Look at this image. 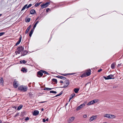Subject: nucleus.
<instances>
[{
	"label": "nucleus",
	"instance_id": "nucleus-8",
	"mask_svg": "<svg viewBox=\"0 0 123 123\" xmlns=\"http://www.w3.org/2000/svg\"><path fill=\"white\" fill-rule=\"evenodd\" d=\"M18 81L15 80L13 83V86L15 88H17L18 86V84H17Z\"/></svg>",
	"mask_w": 123,
	"mask_h": 123
},
{
	"label": "nucleus",
	"instance_id": "nucleus-48",
	"mask_svg": "<svg viewBox=\"0 0 123 123\" xmlns=\"http://www.w3.org/2000/svg\"><path fill=\"white\" fill-rule=\"evenodd\" d=\"M75 73H68V75H72L74 74H75Z\"/></svg>",
	"mask_w": 123,
	"mask_h": 123
},
{
	"label": "nucleus",
	"instance_id": "nucleus-18",
	"mask_svg": "<svg viewBox=\"0 0 123 123\" xmlns=\"http://www.w3.org/2000/svg\"><path fill=\"white\" fill-rule=\"evenodd\" d=\"M75 94L74 93H73L72 94H71L70 97V100L71 99L73 98L74 96L75 95Z\"/></svg>",
	"mask_w": 123,
	"mask_h": 123
},
{
	"label": "nucleus",
	"instance_id": "nucleus-2",
	"mask_svg": "<svg viewBox=\"0 0 123 123\" xmlns=\"http://www.w3.org/2000/svg\"><path fill=\"white\" fill-rule=\"evenodd\" d=\"M18 89L20 90L21 91H23L24 92H25L27 91V87L26 86L24 87L22 86H20L18 87Z\"/></svg>",
	"mask_w": 123,
	"mask_h": 123
},
{
	"label": "nucleus",
	"instance_id": "nucleus-59",
	"mask_svg": "<svg viewBox=\"0 0 123 123\" xmlns=\"http://www.w3.org/2000/svg\"><path fill=\"white\" fill-rule=\"evenodd\" d=\"M52 38V37H50V38H49V41H48V42H49V41H50L51 39V38Z\"/></svg>",
	"mask_w": 123,
	"mask_h": 123
},
{
	"label": "nucleus",
	"instance_id": "nucleus-22",
	"mask_svg": "<svg viewBox=\"0 0 123 123\" xmlns=\"http://www.w3.org/2000/svg\"><path fill=\"white\" fill-rule=\"evenodd\" d=\"M95 117L94 116H92L90 119V120L92 121L95 118Z\"/></svg>",
	"mask_w": 123,
	"mask_h": 123
},
{
	"label": "nucleus",
	"instance_id": "nucleus-3",
	"mask_svg": "<svg viewBox=\"0 0 123 123\" xmlns=\"http://www.w3.org/2000/svg\"><path fill=\"white\" fill-rule=\"evenodd\" d=\"M50 2H46L44 4H43L41 5V8L43 9L44 8H45L47 7L48 6Z\"/></svg>",
	"mask_w": 123,
	"mask_h": 123
},
{
	"label": "nucleus",
	"instance_id": "nucleus-47",
	"mask_svg": "<svg viewBox=\"0 0 123 123\" xmlns=\"http://www.w3.org/2000/svg\"><path fill=\"white\" fill-rule=\"evenodd\" d=\"M94 100V101L95 103H97L98 101V99H95L94 100Z\"/></svg>",
	"mask_w": 123,
	"mask_h": 123
},
{
	"label": "nucleus",
	"instance_id": "nucleus-63",
	"mask_svg": "<svg viewBox=\"0 0 123 123\" xmlns=\"http://www.w3.org/2000/svg\"><path fill=\"white\" fill-rule=\"evenodd\" d=\"M60 82L61 83H62L63 82V81H60Z\"/></svg>",
	"mask_w": 123,
	"mask_h": 123
},
{
	"label": "nucleus",
	"instance_id": "nucleus-54",
	"mask_svg": "<svg viewBox=\"0 0 123 123\" xmlns=\"http://www.w3.org/2000/svg\"><path fill=\"white\" fill-rule=\"evenodd\" d=\"M46 121V120H45V119H43V122H45V121Z\"/></svg>",
	"mask_w": 123,
	"mask_h": 123
},
{
	"label": "nucleus",
	"instance_id": "nucleus-49",
	"mask_svg": "<svg viewBox=\"0 0 123 123\" xmlns=\"http://www.w3.org/2000/svg\"><path fill=\"white\" fill-rule=\"evenodd\" d=\"M47 102V101H42V102H39V103H44L46 102Z\"/></svg>",
	"mask_w": 123,
	"mask_h": 123
},
{
	"label": "nucleus",
	"instance_id": "nucleus-38",
	"mask_svg": "<svg viewBox=\"0 0 123 123\" xmlns=\"http://www.w3.org/2000/svg\"><path fill=\"white\" fill-rule=\"evenodd\" d=\"M80 77H85V73H84L82 74L81 76H80Z\"/></svg>",
	"mask_w": 123,
	"mask_h": 123
},
{
	"label": "nucleus",
	"instance_id": "nucleus-28",
	"mask_svg": "<svg viewBox=\"0 0 123 123\" xmlns=\"http://www.w3.org/2000/svg\"><path fill=\"white\" fill-rule=\"evenodd\" d=\"M52 81H53L55 82L56 84H57V80L55 79H52Z\"/></svg>",
	"mask_w": 123,
	"mask_h": 123
},
{
	"label": "nucleus",
	"instance_id": "nucleus-26",
	"mask_svg": "<svg viewBox=\"0 0 123 123\" xmlns=\"http://www.w3.org/2000/svg\"><path fill=\"white\" fill-rule=\"evenodd\" d=\"M25 114V112L24 111L22 112H21L20 116L21 117L24 116Z\"/></svg>",
	"mask_w": 123,
	"mask_h": 123
},
{
	"label": "nucleus",
	"instance_id": "nucleus-17",
	"mask_svg": "<svg viewBox=\"0 0 123 123\" xmlns=\"http://www.w3.org/2000/svg\"><path fill=\"white\" fill-rule=\"evenodd\" d=\"M80 90L79 88H75L74 89V91L75 93H77Z\"/></svg>",
	"mask_w": 123,
	"mask_h": 123
},
{
	"label": "nucleus",
	"instance_id": "nucleus-6",
	"mask_svg": "<svg viewBox=\"0 0 123 123\" xmlns=\"http://www.w3.org/2000/svg\"><path fill=\"white\" fill-rule=\"evenodd\" d=\"M74 117H72L70 118L68 120V123H70L72 122L74 119Z\"/></svg>",
	"mask_w": 123,
	"mask_h": 123
},
{
	"label": "nucleus",
	"instance_id": "nucleus-29",
	"mask_svg": "<svg viewBox=\"0 0 123 123\" xmlns=\"http://www.w3.org/2000/svg\"><path fill=\"white\" fill-rule=\"evenodd\" d=\"M41 71L42 73H44V74H46L48 75L49 74L47 72L45 71L41 70Z\"/></svg>",
	"mask_w": 123,
	"mask_h": 123
},
{
	"label": "nucleus",
	"instance_id": "nucleus-19",
	"mask_svg": "<svg viewBox=\"0 0 123 123\" xmlns=\"http://www.w3.org/2000/svg\"><path fill=\"white\" fill-rule=\"evenodd\" d=\"M110 114H105L104 117L109 118H110Z\"/></svg>",
	"mask_w": 123,
	"mask_h": 123
},
{
	"label": "nucleus",
	"instance_id": "nucleus-33",
	"mask_svg": "<svg viewBox=\"0 0 123 123\" xmlns=\"http://www.w3.org/2000/svg\"><path fill=\"white\" fill-rule=\"evenodd\" d=\"M110 118H115L116 117V116L112 115L110 114Z\"/></svg>",
	"mask_w": 123,
	"mask_h": 123
},
{
	"label": "nucleus",
	"instance_id": "nucleus-64",
	"mask_svg": "<svg viewBox=\"0 0 123 123\" xmlns=\"http://www.w3.org/2000/svg\"><path fill=\"white\" fill-rule=\"evenodd\" d=\"M38 19L39 20H40V19L41 18H39V17H38L37 18V19H36V20H37V19Z\"/></svg>",
	"mask_w": 123,
	"mask_h": 123
},
{
	"label": "nucleus",
	"instance_id": "nucleus-23",
	"mask_svg": "<svg viewBox=\"0 0 123 123\" xmlns=\"http://www.w3.org/2000/svg\"><path fill=\"white\" fill-rule=\"evenodd\" d=\"M23 105H20L18 106V107L17 110H19L21 109L23 107Z\"/></svg>",
	"mask_w": 123,
	"mask_h": 123
},
{
	"label": "nucleus",
	"instance_id": "nucleus-16",
	"mask_svg": "<svg viewBox=\"0 0 123 123\" xmlns=\"http://www.w3.org/2000/svg\"><path fill=\"white\" fill-rule=\"evenodd\" d=\"M21 70L22 71H23L24 73H26L27 71V69H26L25 68H23Z\"/></svg>",
	"mask_w": 123,
	"mask_h": 123
},
{
	"label": "nucleus",
	"instance_id": "nucleus-51",
	"mask_svg": "<svg viewBox=\"0 0 123 123\" xmlns=\"http://www.w3.org/2000/svg\"><path fill=\"white\" fill-rule=\"evenodd\" d=\"M83 117L84 118H86L87 117V115H84L83 116Z\"/></svg>",
	"mask_w": 123,
	"mask_h": 123
},
{
	"label": "nucleus",
	"instance_id": "nucleus-10",
	"mask_svg": "<svg viewBox=\"0 0 123 123\" xmlns=\"http://www.w3.org/2000/svg\"><path fill=\"white\" fill-rule=\"evenodd\" d=\"M39 111L37 110L34 111L33 113V115L34 116H36L39 113Z\"/></svg>",
	"mask_w": 123,
	"mask_h": 123
},
{
	"label": "nucleus",
	"instance_id": "nucleus-34",
	"mask_svg": "<svg viewBox=\"0 0 123 123\" xmlns=\"http://www.w3.org/2000/svg\"><path fill=\"white\" fill-rule=\"evenodd\" d=\"M50 93H51L55 94L57 93V92L55 91H50Z\"/></svg>",
	"mask_w": 123,
	"mask_h": 123
},
{
	"label": "nucleus",
	"instance_id": "nucleus-31",
	"mask_svg": "<svg viewBox=\"0 0 123 123\" xmlns=\"http://www.w3.org/2000/svg\"><path fill=\"white\" fill-rule=\"evenodd\" d=\"M66 4V3H61L59 5L60 6H64Z\"/></svg>",
	"mask_w": 123,
	"mask_h": 123
},
{
	"label": "nucleus",
	"instance_id": "nucleus-61",
	"mask_svg": "<svg viewBox=\"0 0 123 123\" xmlns=\"http://www.w3.org/2000/svg\"><path fill=\"white\" fill-rule=\"evenodd\" d=\"M49 120V118H47L46 120V121H48Z\"/></svg>",
	"mask_w": 123,
	"mask_h": 123
},
{
	"label": "nucleus",
	"instance_id": "nucleus-60",
	"mask_svg": "<svg viewBox=\"0 0 123 123\" xmlns=\"http://www.w3.org/2000/svg\"><path fill=\"white\" fill-rule=\"evenodd\" d=\"M35 28H34V27H33V29L31 30H32L33 31H34V30H35Z\"/></svg>",
	"mask_w": 123,
	"mask_h": 123
},
{
	"label": "nucleus",
	"instance_id": "nucleus-15",
	"mask_svg": "<svg viewBox=\"0 0 123 123\" xmlns=\"http://www.w3.org/2000/svg\"><path fill=\"white\" fill-rule=\"evenodd\" d=\"M0 84L1 85H3L4 84V80L2 77L1 78L0 80Z\"/></svg>",
	"mask_w": 123,
	"mask_h": 123
},
{
	"label": "nucleus",
	"instance_id": "nucleus-57",
	"mask_svg": "<svg viewBox=\"0 0 123 123\" xmlns=\"http://www.w3.org/2000/svg\"><path fill=\"white\" fill-rule=\"evenodd\" d=\"M31 25H30L27 28H29V29H30L31 28Z\"/></svg>",
	"mask_w": 123,
	"mask_h": 123
},
{
	"label": "nucleus",
	"instance_id": "nucleus-46",
	"mask_svg": "<svg viewBox=\"0 0 123 123\" xmlns=\"http://www.w3.org/2000/svg\"><path fill=\"white\" fill-rule=\"evenodd\" d=\"M27 62L26 61H25V60H23L22 61V62L24 63V64H25L26 62Z\"/></svg>",
	"mask_w": 123,
	"mask_h": 123
},
{
	"label": "nucleus",
	"instance_id": "nucleus-53",
	"mask_svg": "<svg viewBox=\"0 0 123 123\" xmlns=\"http://www.w3.org/2000/svg\"><path fill=\"white\" fill-rule=\"evenodd\" d=\"M62 79H63V80H65V79H66V78L65 77H64L63 76H62Z\"/></svg>",
	"mask_w": 123,
	"mask_h": 123
},
{
	"label": "nucleus",
	"instance_id": "nucleus-7",
	"mask_svg": "<svg viewBox=\"0 0 123 123\" xmlns=\"http://www.w3.org/2000/svg\"><path fill=\"white\" fill-rule=\"evenodd\" d=\"M43 73L41 71L38 72L37 74V76L39 77H42L43 75Z\"/></svg>",
	"mask_w": 123,
	"mask_h": 123
},
{
	"label": "nucleus",
	"instance_id": "nucleus-44",
	"mask_svg": "<svg viewBox=\"0 0 123 123\" xmlns=\"http://www.w3.org/2000/svg\"><path fill=\"white\" fill-rule=\"evenodd\" d=\"M19 114V113H16L15 115L14 116V117H16L18 116Z\"/></svg>",
	"mask_w": 123,
	"mask_h": 123
},
{
	"label": "nucleus",
	"instance_id": "nucleus-43",
	"mask_svg": "<svg viewBox=\"0 0 123 123\" xmlns=\"http://www.w3.org/2000/svg\"><path fill=\"white\" fill-rule=\"evenodd\" d=\"M29 118L28 117H27L25 119V121H27V120H29Z\"/></svg>",
	"mask_w": 123,
	"mask_h": 123
},
{
	"label": "nucleus",
	"instance_id": "nucleus-36",
	"mask_svg": "<svg viewBox=\"0 0 123 123\" xmlns=\"http://www.w3.org/2000/svg\"><path fill=\"white\" fill-rule=\"evenodd\" d=\"M32 5V4H30L28 6H27V8H28L30 7H31Z\"/></svg>",
	"mask_w": 123,
	"mask_h": 123
},
{
	"label": "nucleus",
	"instance_id": "nucleus-25",
	"mask_svg": "<svg viewBox=\"0 0 123 123\" xmlns=\"http://www.w3.org/2000/svg\"><path fill=\"white\" fill-rule=\"evenodd\" d=\"M27 4L25 5L22 8L21 10V11L25 10L26 8H27Z\"/></svg>",
	"mask_w": 123,
	"mask_h": 123
},
{
	"label": "nucleus",
	"instance_id": "nucleus-20",
	"mask_svg": "<svg viewBox=\"0 0 123 123\" xmlns=\"http://www.w3.org/2000/svg\"><path fill=\"white\" fill-rule=\"evenodd\" d=\"M115 63L114 62L111 65V67L112 69H114L115 68Z\"/></svg>",
	"mask_w": 123,
	"mask_h": 123
},
{
	"label": "nucleus",
	"instance_id": "nucleus-11",
	"mask_svg": "<svg viewBox=\"0 0 123 123\" xmlns=\"http://www.w3.org/2000/svg\"><path fill=\"white\" fill-rule=\"evenodd\" d=\"M22 38V36L21 35L19 37V40L18 42H17V43L15 44L16 46H17L20 43L21 40Z\"/></svg>",
	"mask_w": 123,
	"mask_h": 123
},
{
	"label": "nucleus",
	"instance_id": "nucleus-58",
	"mask_svg": "<svg viewBox=\"0 0 123 123\" xmlns=\"http://www.w3.org/2000/svg\"><path fill=\"white\" fill-rule=\"evenodd\" d=\"M121 63L118 64V65L117 67H118L119 66H121Z\"/></svg>",
	"mask_w": 123,
	"mask_h": 123
},
{
	"label": "nucleus",
	"instance_id": "nucleus-32",
	"mask_svg": "<svg viewBox=\"0 0 123 123\" xmlns=\"http://www.w3.org/2000/svg\"><path fill=\"white\" fill-rule=\"evenodd\" d=\"M33 31L32 30H31V31L29 33V35L30 37H31L32 35V34H33Z\"/></svg>",
	"mask_w": 123,
	"mask_h": 123
},
{
	"label": "nucleus",
	"instance_id": "nucleus-12",
	"mask_svg": "<svg viewBox=\"0 0 123 123\" xmlns=\"http://www.w3.org/2000/svg\"><path fill=\"white\" fill-rule=\"evenodd\" d=\"M85 74L87 75V76H89L91 74V70L90 69H89L88 70V71L86 72Z\"/></svg>",
	"mask_w": 123,
	"mask_h": 123
},
{
	"label": "nucleus",
	"instance_id": "nucleus-27",
	"mask_svg": "<svg viewBox=\"0 0 123 123\" xmlns=\"http://www.w3.org/2000/svg\"><path fill=\"white\" fill-rule=\"evenodd\" d=\"M41 3V2H40L39 3H36L35 5V6L36 7H37L39 6Z\"/></svg>",
	"mask_w": 123,
	"mask_h": 123
},
{
	"label": "nucleus",
	"instance_id": "nucleus-5",
	"mask_svg": "<svg viewBox=\"0 0 123 123\" xmlns=\"http://www.w3.org/2000/svg\"><path fill=\"white\" fill-rule=\"evenodd\" d=\"M85 105V104L84 103H83L82 104L80 105L76 109V110L77 111H78L81 108L84 107Z\"/></svg>",
	"mask_w": 123,
	"mask_h": 123
},
{
	"label": "nucleus",
	"instance_id": "nucleus-4",
	"mask_svg": "<svg viewBox=\"0 0 123 123\" xmlns=\"http://www.w3.org/2000/svg\"><path fill=\"white\" fill-rule=\"evenodd\" d=\"M114 76V75L110 74L108 75L107 77L105 76H104L103 77L105 80H107L110 79H114V78H112Z\"/></svg>",
	"mask_w": 123,
	"mask_h": 123
},
{
	"label": "nucleus",
	"instance_id": "nucleus-55",
	"mask_svg": "<svg viewBox=\"0 0 123 123\" xmlns=\"http://www.w3.org/2000/svg\"><path fill=\"white\" fill-rule=\"evenodd\" d=\"M39 21H37L36 23L35 24L37 25V24L39 23Z\"/></svg>",
	"mask_w": 123,
	"mask_h": 123
},
{
	"label": "nucleus",
	"instance_id": "nucleus-41",
	"mask_svg": "<svg viewBox=\"0 0 123 123\" xmlns=\"http://www.w3.org/2000/svg\"><path fill=\"white\" fill-rule=\"evenodd\" d=\"M30 29H29V28H27V29L26 31H25V33L26 34L27 33L28 31H29V30H30Z\"/></svg>",
	"mask_w": 123,
	"mask_h": 123
},
{
	"label": "nucleus",
	"instance_id": "nucleus-39",
	"mask_svg": "<svg viewBox=\"0 0 123 123\" xmlns=\"http://www.w3.org/2000/svg\"><path fill=\"white\" fill-rule=\"evenodd\" d=\"M5 33L4 32H2L0 33V37L2 36Z\"/></svg>",
	"mask_w": 123,
	"mask_h": 123
},
{
	"label": "nucleus",
	"instance_id": "nucleus-14",
	"mask_svg": "<svg viewBox=\"0 0 123 123\" xmlns=\"http://www.w3.org/2000/svg\"><path fill=\"white\" fill-rule=\"evenodd\" d=\"M36 13L35 10L34 9H32L30 11V13L32 15H33Z\"/></svg>",
	"mask_w": 123,
	"mask_h": 123
},
{
	"label": "nucleus",
	"instance_id": "nucleus-21",
	"mask_svg": "<svg viewBox=\"0 0 123 123\" xmlns=\"http://www.w3.org/2000/svg\"><path fill=\"white\" fill-rule=\"evenodd\" d=\"M65 82L66 83L67 85L68 86L69 85V82L68 80H66L65 81Z\"/></svg>",
	"mask_w": 123,
	"mask_h": 123
},
{
	"label": "nucleus",
	"instance_id": "nucleus-40",
	"mask_svg": "<svg viewBox=\"0 0 123 123\" xmlns=\"http://www.w3.org/2000/svg\"><path fill=\"white\" fill-rule=\"evenodd\" d=\"M63 93V91H61L59 94H58V96H59L61 95Z\"/></svg>",
	"mask_w": 123,
	"mask_h": 123
},
{
	"label": "nucleus",
	"instance_id": "nucleus-24",
	"mask_svg": "<svg viewBox=\"0 0 123 123\" xmlns=\"http://www.w3.org/2000/svg\"><path fill=\"white\" fill-rule=\"evenodd\" d=\"M53 89V88L46 87L45 88H44L43 89V90H50L52 89Z\"/></svg>",
	"mask_w": 123,
	"mask_h": 123
},
{
	"label": "nucleus",
	"instance_id": "nucleus-45",
	"mask_svg": "<svg viewBox=\"0 0 123 123\" xmlns=\"http://www.w3.org/2000/svg\"><path fill=\"white\" fill-rule=\"evenodd\" d=\"M88 84H89V86H90V85H91V84H90V82H88V83H87L85 85V87H86V86Z\"/></svg>",
	"mask_w": 123,
	"mask_h": 123
},
{
	"label": "nucleus",
	"instance_id": "nucleus-30",
	"mask_svg": "<svg viewBox=\"0 0 123 123\" xmlns=\"http://www.w3.org/2000/svg\"><path fill=\"white\" fill-rule=\"evenodd\" d=\"M31 20V18H28L25 20V22H30Z\"/></svg>",
	"mask_w": 123,
	"mask_h": 123
},
{
	"label": "nucleus",
	"instance_id": "nucleus-62",
	"mask_svg": "<svg viewBox=\"0 0 123 123\" xmlns=\"http://www.w3.org/2000/svg\"><path fill=\"white\" fill-rule=\"evenodd\" d=\"M57 96H58V94L56 95L55 96H54L53 98H54V97H57Z\"/></svg>",
	"mask_w": 123,
	"mask_h": 123
},
{
	"label": "nucleus",
	"instance_id": "nucleus-1",
	"mask_svg": "<svg viewBox=\"0 0 123 123\" xmlns=\"http://www.w3.org/2000/svg\"><path fill=\"white\" fill-rule=\"evenodd\" d=\"M24 50V47L22 46H20L17 48V50L15 51L16 54H20L21 52H22V51Z\"/></svg>",
	"mask_w": 123,
	"mask_h": 123
},
{
	"label": "nucleus",
	"instance_id": "nucleus-13",
	"mask_svg": "<svg viewBox=\"0 0 123 123\" xmlns=\"http://www.w3.org/2000/svg\"><path fill=\"white\" fill-rule=\"evenodd\" d=\"M95 103V102L94 100H93L90 101L87 104V105H90L92 104H93Z\"/></svg>",
	"mask_w": 123,
	"mask_h": 123
},
{
	"label": "nucleus",
	"instance_id": "nucleus-9",
	"mask_svg": "<svg viewBox=\"0 0 123 123\" xmlns=\"http://www.w3.org/2000/svg\"><path fill=\"white\" fill-rule=\"evenodd\" d=\"M28 53V51L27 50H25L22 53H21V56H24L27 55Z\"/></svg>",
	"mask_w": 123,
	"mask_h": 123
},
{
	"label": "nucleus",
	"instance_id": "nucleus-52",
	"mask_svg": "<svg viewBox=\"0 0 123 123\" xmlns=\"http://www.w3.org/2000/svg\"><path fill=\"white\" fill-rule=\"evenodd\" d=\"M50 9L49 8H47L46 9V12H48L49 11V10Z\"/></svg>",
	"mask_w": 123,
	"mask_h": 123
},
{
	"label": "nucleus",
	"instance_id": "nucleus-50",
	"mask_svg": "<svg viewBox=\"0 0 123 123\" xmlns=\"http://www.w3.org/2000/svg\"><path fill=\"white\" fill-rule=\"evenodd\" d=\"M102 71V69H100L98 70V72H99Z\"/></svg>",
	"mask_w": 123,
	"mask_h": 123
},
{
	"label": "nucleus",
	"instance_id": "nucleus-42",
	"mask_svg": "<svg viewBox=\"0 0 123 123\" xmlns=\"http://www.w3.org/2000/svg\"><path fill=\"white\" fill-rule=\"evenodd\" d=\"M68 86V85H64L63 87H59L60 88H65L67 87Z\"/></svg>",
	"mask_w": 123,
	"mask_h": 123
},
{
	"label": "nucleus",
	"instance_id": "nucleus-35",
	"mask_svg": "<svg viewBox=\"0 0 123 123\" xmlns=\"http://www.w3.org/2000/svg\"><path fill=\"white\" fill-rule=\"evenodd\" d=\"M56 77L57 78H60L61 79H62V76H61L60 75H58L56 76Z\"/></svg>",
	"mask_w": 123,
	"mask_h": 123
},
{
	"label": "nucleus",
	"instance_id": "nucleus-56",
	"mask_svg": "<svg viewBox=\"0 0 123 123\" xmlns=\"http://www.w3.org/2000/svg\"><path fill=\"white\" fill-rule=\"evenodd\" d=\"M36 25H36L35 24L34 25V26H33V27H34V28H35L36 27Z\"/></svg>",
	"mask_w": 123,
	"mask_h": 123
},
{
	"label": "nucleus",
	"instance_id": "nucleus-37",
	"mask_svg": "<svg viewBox=\"0 0 123 123\" xmlns=\"http://www.w3.org/2000/svg\"><path fill=\"white\" fill-rule=\"evenodd\" d=\"M61 74L62 75L65 76H66L67 75H68V74Z\"/></svg>",
	"mask_w": 123,
	"mask_h": 123
}]
</instances>
